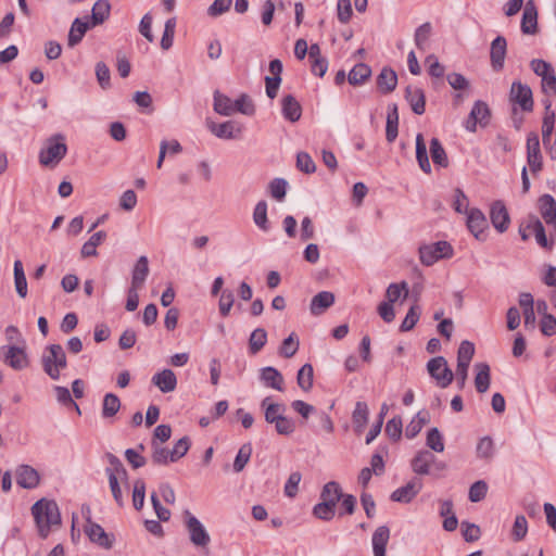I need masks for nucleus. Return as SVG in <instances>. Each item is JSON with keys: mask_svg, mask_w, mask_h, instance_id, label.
I'll use <instances>...</instances> for the list:
<instances>
[{"mask_svg": "<svg viewBox=\"0 0 556 556\" xmlns=\"http://www.w3.org/2000/svg\"><path fill=\"white\" fill-rule=\"evenodd\" d=\"M405 99L415 114L422 115L425 113L426 96L422 89L407 86L405 89Z\"/></svg>", "mask_w": 556, "mask_h": 556, "instance_id": "19", "label": "nucleus"}, {"mask_svg": "<svg viewBox=\"0 0 556 556\" xmlns=\"http://www.w3.org/2000/svg\"><path fill=\"white\" fill-rule=\"evenodd\" d=\"M208 128L217 138L226 140L240 138L243 130V126L236 121H226L220 124L213 123Z\"/></svg>", "mask_w": 556, "mask_h": 556, "instance_id": "15", "label": "nucleus"}, {"mask_svg": "<svg viewBox=\"0 0 556 556\" xmlns=\"http://www.w3.org/2000/svg\"><path fill=\"white\" fill-rule=\"evenodd\" d=\"M111 13V4L109 0H98L92 7L90 23L91 26H98L103 24Z\"/></svg>", "mask_w": 556, "mask_h": 556, "instance_id": "30", "label": "nucleus"}, {"mask_svg": "<svg viewBox=\"0 0 556 556\" xmlns=\"http://www.w3.org/2000/svg\"><path fill=\"white\" fill-rule=\"evenodd\" d=\"M490 219L493 227L500 232H505L510 224L508 211L502 201H495L491 205Z\"/></svg>", "mask_w": 556, "mask_h": 556, "instance_id": "17", "label": "nucleus"}, {"mask_svg": "<svg viewBox=\"0 0 556 556\" xmlns=\"http://www.w3.org/2000/svg\"><path fill=\"white\" fill-rule=\"evenodd\" d=\"M427 370L435 379L438 386L443 389L448 387L454 379V374L443 356L431 358L427 364Z\"/></svg>", "mask_w": 556, "mask_h": 556, "instance_id": "7", "label": "nucleus"}, {"mask_svg": "<svg viewBox=\"0 0 556 556\" xmlns=\"http://www.w3.org/2000/svg\"><path fill=\"white\" fill-rule=\"evenodd\" d=\"M509 100L514 104H518L525 112H532L533 110L532 90L527 84L519 80L511 84Z\"/></svg>", "mask_w": 556, "mask_h": 556, "instance_id": "8", "label": "nucleus"}, {"mask_svg": "<svg viewBox=\"0 0 556 556\" xmlns=\"http://www.w3.org/2000/svg\"><path fill=\"white\" fill-rule=\"evenodd\" d=\"M296 167L305 174H312L316 170V166H315L313 159L306 152L298 153Z\"/></svg>", "mask_w": 556, "mask_h": 556, "instance_id": "63", "label": "nucleus"}, {"mask_svg": "<svg viewBox=\"0 0 556 556\" xmlns=\"http://www.w3.org/2000/svg\"><path fill=\"white\" fill-rule=\"evenodd\" d=\"M67 153L65 138L61 134L52 136L48 140V146L41 149L39 153V162L43 166L58 164Z\"/></svg>", "mask_w": 556, "mask_h": 556, "instance_id": "3", "label": "nucleus"}, {"mask_svg": "<svg viewBox=\"0 0 556 556\" xmlns=\"http://www.w3.org/2000/svg\"><path fill=\"white\" fill-rule=\"evenodd\" d=\"M96 76L100 87L104 90L111 88V72L104 62L96 64Z\"/></svg>", "mask_w": 556, "mask_h": 556, "instance_id": "58", "label": "nucleus"}, {"mask_svg": "<svg viewBox=\"0 0 556 556\" xmlns=\"http://www.w3.org/2000/svg\"><path fill=\"white\" fill-rule=\"evenodd\" d=\"M3 362L14 370H23L29 364L28 356L24 348L16 345L2 346Z\"/></svg>", "mask_w": 556, "mask_h": 556, "instance_id": "10", "label": "nucleus"}, {"mask_svg": "<svg viewBox=\"0 0 556 556\" xmlns=\"http://www.w3.org/2000/svg\"><path fill=\"white\" fill-rule=\"evenodd\" d=\"M314 369L308 363L304 364L298 371L296 381L303 391H309L313 387Z\"/></svg>", "mask_w": 556, "mask_h": 556, "instance_id": "44", "label": "nucleus"}, {"mask_svg": "<svg viewBox=\"0 0 556 556\" xmlns=\"http://www.w3.org/2000/svg\"><path fill=\"white\" fill-rule=\"evenodd\" d=\"M541 86L542 92L545 94V98L552 99L553 97H556L555 71L541 79Z\"/></svg>", "mask_w": 556, "mask_h": 556, "instance_id": "64", "label": "nucleus"}, {"mask_svg": "<svg viewBox=\"0 0 556 556\" xmlns=\"http://www.w3.org/2000/svg\"><path fill=\"white\" fill-rule=\"evenodd\" d=\"M85 533L88 535L89 540L101 547L106 549L113 546L114 538L104 531V529L93 522L90 517L86 520Z\"/></svg>", "mask_w": 556, "mask_h": 556, "instance_id": "12", "label": "nucleus"}, {"mask_svg": "<svg viewBox=\"0 0 556 556\" xmlns=\"http://www.w3.org/2000/svg\"><path fill=\"white\" fill-rule=\"evenodd\" d=\"M282 115L291 123L298 122L302 115V108L296 99L291 96H285L281 101Z\"/></svg>", "mask_w": 556, "mask_h": 556, "instance_id": "26", "label": "nucleus"}, {"mask_svg": "<svg viewBox=\"0 0 556 556\" xmlns=\"http://www.w3.org/2000/svg\"><path fill=\"white\" fill-rule=\"evenodd\" d=\"M260 380L266 387L277 391H283V377L275 367L267 366L260 370Z\"/></svg>", "mask_w": 556, "mask_h": 556, "instance_id": "20", "label": "nucleus"}, {"mask_svg": "<svg viewBox=\"0 0 556 556\" xmlns=\"http://www.w3.org/2000/svg\"><path fill=\"white\" fill-rule=\"evenodd\" d=\"M151 448H152L151 458H152L153 464L166 466L169 463H173L172 456H170V450L162 446L161 443L155 442V440H152Z\"/></svg>", "mask_w": 556, "mask_h": 556, "instance_id": "39", "label": "nucleus"}, {"mask_svg": "<svg viewBox=\"0 0 556 556\" xmlns=\"http://www.w3.org/2000/svg\"><path fill=\"white\" fill-rule=\"evenodd\" d=\"M527 161L532 174L535 175L542 169L540 139L535 132H531L527 138Z\"/></svg>", "mask_w": 556, "mask_h": 556, "instance_id": "11", "label": "nucleus"}, {"mask_svg": "<svg viewBox=\"0 0 556 556\" xmlns=\"http://www.w3.org/2000/svg\"><path fill=\"white\" fill-rule=\"evenodd\" d=\"M416 159L420 169L426 173H431V165L428 157L427 146L421 134L416 136Z\"/></svg>", "mask_w": 556, "mask_h": 556, "instance_id": "33", "label": "nucleus"}, {"mask_svg": "<svg viewBox=\"0 0 556 556\" xmlns=\"http://www.w3.org/2000/svg\"><path fill=\"white\" fill-rule=\"evenodd\" d=\"M149 275V261L148 257L142 255L140 256L132 269L131 274V287L142 288L144 281Z\"/></svg>", "mask_w": 556, "mask_h": 556, "instance_id": "27", "label": "nucleus"}, {"mask_svg": "<svg viewBox=\"0 0 556 556\" xmlns=\"http://www.w3.org/2000/svg\"><path fill=\"white\" fill-rule=\"evenodd\" d=\"M152 382L163 393H169L177 387V378L172 369H163L152 377Z\"/></svg>", "mask_w": 556, "mask_h": 556, "instance_id": "21", "label": "nucleus"}, {"mask_svg": "<svg viewBox=\"0 0 556 556\" xmlns=\"http://www.w3.org/2000/svg\"><path fill=\"white\" fill-rule=\"evenodd\" d=\"M252 455V444L244 443L238 451V454L233 462V471L241 472L245 465L249 463Z\"/></svg>", "mask_w": 556, "mask_h": 556, "instance_id": "47", "label": "nucleus"}, {"mask_svg": "<svg viewBox=\"0 0 556 556\" xmlns=\"http://www.w3.org/2000/svg\"><path fill=\"white\" fill-rule=\"evenodd\" d=\"M527 228H532L536 242L540 247L548 250L552 249L553 242L547 240L544 226L539 218L533 217L532 222L527 226Z\"/></svg>", "mask_w": 556, "mask_h": 556, "instance_id": "45", "label": "nucleus"}, {"mask_svg": "<svg viewBox=\"0 0 556 556\" xmlns=\"http://www.w3.org/2000/svg\"><path fill=\"white\" fill-rule=\"evenodd\" d=\"M146 497V482L142 479H137L134 482L132 490V505L136 510H140L143 507Z\"/></svg>", "mask_w": 556, "mask_h": 556, "instance_id": "53", "label": "nucleus"}, {"mask_svg": "<svg viewBox=\"0 0 556 556\" xmlns=\"http://www.w3.org/2000/svg\"><path fill=\"white\" fill-rule=\"evenodd\" d=\"M214 110L220 115L230 116L233 114V101L216 90L214 92Z\"/></svg>", "mask_w": 556, "mask_h": 556, "instance_id": "37", "label": "nucleus"}, {"mask_svg": "<svg viewBox=\"0 0 556 556\" xmlns=\"http://www.w3.org/2000/svg\"><path fill=\"white\" fill-rule=\"evenodd\" d=\"M432 26L429 22L421 24L415 30L414 41L420 51H425L428 47V40L431 35Z\"/></svg>", "mask_w": 556, "mask_h": 556, "instance_id": "46", "label": "nucleus"}, {"mask_svg": "<svg viewBox=\"0 0 556 556\" xmlns=\"http://www.w3.org/2000/svg\"><path fill=\"white\" fill-rule=\"evenodd\" d=\"M422 482L420 479L414 478L405 485L396 489L391 493V501L399 503H410L421 491Z\"/></svg>", "mask_w": 556, "mask_h": 556, "instance_id": "14", "label": "nucleus"}, {"mask_svg": "<svg viewBox=\"0 0 556 556\" xmlns=\"http://www.w3.org/2000/svg\"><path fill=\"white\" fill-rule=\"evenodd\" d=\"M467 227L479 241L486 239L485 230L489 228L485 215L479 208H470L467 213Z\"/></svg>", "mask_w": 556, "mask_h": 556, "instance_id": "9", "label": "nucleus"}, {"mask_svg": "<svg viewBox=\"0 0 556 556\" xmlns=\"http://www.w3.org/2000/svg\"><path fill=\"white\" fill-rule=\"evenodd\" d=\"M430 155L435 165L441 167L448 166L446 152L438 138H432L430 141Z\"/></svg>", "mask_w": 556, "mask_h": 556, "instance_id": "38", "label": "nucleus"}, {"mask_svg": "<svg viewBox=\"0 0 556 556\" xmlns=\"http://www.w3.org/2000/svg\"><path fill=\"white\" fill-rule=\"evenodd\" d=\"M287 181L283 178H275L269 182V193L270 195L278 200L282 201L287 193Z\"/></svg>", "mask_w": 556, "mask_h": 556, "instance_id": "60", "label": "nucleus"}, {"mask_svg": "<svg viewBox=\"0 0 556 556\" xmlns=\"http://www.w3.org/2000/svg\"><path fill=\"white\" fill-rule=\"evenodd\" d=\"M426 444L434 452L441 453L444 451L443 437L438 428L434 427L428 431Z\"/></svg>", "mask_w": 556, "mask_h": 556, "instance_id": "51", "label": "nucleus"}, {"mask_svg": "<svg viewBox=\"0 0 556 556\" xmlns=\"http://www.w3.org/2000/svg\"><path fill=\"white\" fill-rule=\"evenodd\" d=\"M540 213L546 225L556 220V201L551 194H543L539 199Z\"/></svg>", "mask_w": 556, "mask_h": 556, "instance_id": "31", "label": "nucleus"}, {"mask_svg": "<svg viewBox=\"0 0 556 556\" xmlns=\"http://www.w3.org/2000/svg\"><path fill=\"white\" fill-rule=\"evenodd\" d=\"M121 408V400L114 393H106L102 403V417L112 418Z\"/></svg>", "mask_w": 556, "mask_h": 556, "instance_id": "41", "label": "nucleus"}, {"mask_svg": "<svg viewBox=\"0 0 556 556\" xmlns=\"http://www.w3.org/2000/svg\"><path fill=\"white\" fill-rule=\"evenodd\" d=\"M184 516L190 542L195 547L206 548L211 542V538L204 526L189 510H185Z\"/></svg>", "mask_w": 556, "mask_h": 556, "instance_id": "5", "label": "nucleus"}, {"mask_svg": "<svg viewBox=\"0 0 556 556\" xmlns=\"http://www.w3.org/2000/svg\"><path fill=\"white\" fill-rule=\"evenodd\" d=\"M235 112H240L248 116H252L255 113V106L248 94L242 93L233 101V113Z\"/></svg>", "mask_w": 556, "mask_h": 556, "instance_id": "50", "label": "nucleus"}, {"mask_svg": "<svg viewBox=\"0 0 556 556\" xmlns=\"http://www.w3.org/2000/svg\"><path fill=\"white\" fill-rule=\"evenodd\" d=\"M507 52V40L504 36H497L490 47V63L495 72L504 68L505 58Z\"/></svg>", "mask_w": 556, "mask_h": 556, "instance_id": "13", "label": "nucleus"}, {"mask_svg": "<svg viewBox=\"0 0 556 556\" xmlns=\"http://www.w3.org/2000/svg\"><path fill=\"white\" fill-rule=\"evenodd\" d=\"M397 84L396 73L389 67H383L377 77V86L382 93L392 92Z\"/></svg>", "mask_w": 556, "mask_h": 556, "instance_id": "29", "label": "nucleus"}, {"mask_svg": "<svg viewBox=\"0 0 556 556\" xmlns=\"http://www.w3.org/2000/svg\"><path fill=\"white\" fill-rule=\"evenodd\" d=\"M191 446L190 438L185 435L179 439L170 450L172 462L176 463L182 458Z\"/></svg>", "mask_w": 556, "mask_h": 556, "instance_id": "52", "label": "nucleus"}, {"mask_svg": "<svg viewBox=\"0 0 556 556\" xmlns=\"http://www.w3.org/2000/svg\"><path fill=\"white\" fill-rule=\"evenodd\" d=\"M253 222L263 231L270 229L267 218V202L265 200H261L256 203L253 210Z\"/></svg>", "mask_w": 556, "mask_h": 556, "instance_id": "35", "label": "nucleus"}, {"mask_svg": "<svg viewBox=\"0 0 556 556\" xmlns=\"http://www.w3.org/2000/svg\"><path fill=\"white\" fill-rule=\"evenodd\" d=\"M486 492H488L486 482L483 480H479L471 484V486L469 489L468 496L472 503H478L485 497Z\"/></svg>", "mask_w": 556, "mask_h": 556, "instance_id": "61", "label": "nucleus"}, {"mask_svg": "<svg viewBox=\"0 0 556 556\" xmlns=\"http://www.w3.org/2000/svg\"><path fill=\"white\" fill-rule=\"evenodd\" d=\"M16 483L27 490H31L38 486L40 482L39 472L29 465H20L15 470Z\"/></svg>", "mask_w": 556, "mask_h": 556, "instance_id": "16", "label": "nucleus"}, {"mask_svg": "<svg viewBox=\"0 0 556 556\" xmlns=\"http://www.w3.org/2000/svg\"><path fill=\"white\" fill-rule=\"evenodd\" d=\"M521 31L526 35H534L538 31V10L533 0H529L523 9Z\"/></svg>", "mask_w": 556, "mask_h": 556, "instance_id": "18", "label": "nucleus"}, {"mask_svg": "<svg viewBox=\"0 0 556 556\" xmlns=\"http://www.w3.org/2000/svg\"><path fill=\"white\" fill-rule=\"evenodd\" d=\"M390 539V529L387 526L378 527L372 534V549L375 556H386V547Z\"/></svg>", "mask_w": 556, "mask_h": 556, "instance_id": "28", "label": "nucleus"}, {"mask_svg": "<svg viewBox=\"0 0 556 556\" xmlns=\"http://www.w3.org/2000/svg\"><path fill=\"white\" fill-rule=\"evenodd\" d=\"M420 317V307L418 305H413L408 309L404 320L400 326V330L405 332L412 330Z\"/></svg>", "mask_w": 556, "mask_h": 556, "instance_id": "59", "label": "nucleus"}, {"mask_svg": "<svg viewBox=\"0 0 556 556\" xmlns=\"http://www.w3.org/2000/svg\"><path fill=\"white\" fill-rule=\"evenodd\" d=\"M14 282L17 294L25 298L27 295V280L20 260L14 262Z\"/></svg>", "mask_w": 556, "mask_h": 556, "instance_id": "42", "label": "nucleus"}, {"mask_svg": "<svg viewBox=\"0 0 556 556\" xmlns=\"http://www.w3.org/2000/svg\"><path fill=\"white\" fill-rule=\"evenodd\" d=\"M267 342V332L264 328H256L252 331L249 339V349L251 354H257Z\"/></svg>", "mask_w": 556, "mask_h": 556, "instance_id": "43", "label": "nucleus"}, {"mask_svg": "<svg viewBox=\"0 0 556 556\" xmlns=\"http://www.w3.org/2000/svg\"><path fill=\"white\" fill-rule=\"evenodd\" d=\"M41 365L43 371L52 380H59L61 370L67 366L66 354L62 345L50 344L46 346L41 356Z\"/></svg>", "mask_w": 556, "mask_h": 556, "instance_id": "2", "label": "nucleus"}, {"mask_svg": "<svg viewBox=\"0 0 556 556\" xmlns=\"http://www.w3.org/2000/svg\"><path fill=\"white\" fill-rule=\"evenodd\" d=\"M491 119V110L486 102L482 100H477L471 111L465 121V128L470 132H475L477 130V126L484 128L490 124Z\"/></svg>", "mask_w": 556, "mask_h": 556, "instance_id": "6", "label": "nucleus"}, {"mask_svg": "<svg viewBox=\"0 0 556 556\" xmlns=\"http://www.w3.org/2000/svg\"><path fill=\"white\" fill-rule=\"evenodd\" d=\"M91 23L76 17L68 31L67 45L71 48L77 46L84 38L88 29L92 28Z\"/></svg>", "mask_w": 556, "mask_h": 556, "instance_id": "23", "label": "nucleus"}, {"mask_svg": "<svg viewBox=\"0 0 556 556\" xmlns=\"http://www.w3.org/2000/svg\"><path fill=\"white\" fill-rule=\"evenodd\" d=\"M106 238V233L103 230H100L93 233L88 241H86L81 247V256L89 257L96 256L98 254L97 247Z\"/></svg>", "mask_w": 556, "mask_h": 556, "instance_id": "40", "label": "nucleus"}, {"mask_svg": "<svg viewBox=\"0 0 556 556\" xmlns=\"http://www.w3.org/2000/svg\"><path fill=\"white\" fill-rule=\"evenodd\" d=\"M299 340L295 334L292 332L288 338H286L281 346L279 349V354L286 358L292 357L299 350Z\"/></svg>", "mask_w": 556, "mask_h": 556, "instance_id": "54", "label": "nucleus"}, {"mask_svg": "<svg viewBox=\"0 0 556 556\" xmlns=\"http://www.w3.org/2000/svg\"><path fill=\"white\" fill-rule=\"evenodd\" d=\"M334 303V294L330 291H320L313 296L309 305L311 314L314 316L321 315L327 308Z\"/></svg>", "mask_w": 556, "mask_h": 556, "instance_id": "22", "label": "nucleus"}, {"mask_svg": "<svg viewBox=\"0 0 556 556\" xmlns=\"http://www.w3.org/2000/svg\"><path fill=\"white\" fill-rule=\"evenodd\" d=\"M261 407L268 424H275L286 413V405L282 403H271L270 396L265 397L261 402Z\"/></svg>", "mask_w": 556, "mask_h": 556, "instance_id": "25", "label": "nucleus"}, {"mask_svg": "<svg viewBox=\"0 0 556 556\" xmlns=\"http://www.w3.org/2000/svg\"><path fill=\"white\" fill-rule=\"evenodd\" d=\"M342 497V490L338 482L330 481L326 483L321 490L320 493V500L324 502H327L329 504H334L337 506V503Z\"/></svg>", "mask_w": 556, "mask_h": 556, "instance_id": "36", "label": "nucleus"}, {"mask_svg": "<svg viewBox=\"0 0 556 556\" xmlns=\"http://www.w3.org/2000/svg\"><path fill=\"white\" fill-rule=\"evenodd\" d=\"M176 28V18L172 17L165 22L164 33L161 39L163 50H168L173 46Z\"/></svg>", "mask_w": 556, "mask_h": 556, "instance_id": "55", "label": "nucleus"}, {"mask_svg": "<svg viewBox=\"0 0 556 556\" xmlns=\"http://www.w3.org/2000/svg\"><path fill=\"white\" fill-rule=\"evenodd\" d=\"M370 75L371 68L365 63H358L350 71L348 80L351 85L357 86L365 83Z\"/></svg>", "mask_w": 556, "mask_h": 556, "instance_id": "34", "label": "nucleus"}, {"mask_svg": "<svg viewBox=\"0 0 556 556\" xmlns=\"http://www.w3.org/2000/svg\"><path fill=\"white\" fill-rule=\"evenodd\" d=\"M369 418V408L365 402H356L354 410L352 413V422L354 431L361 434L367 426Z\"/></svg>", "mask_w": 556, "mask_h": 556, "instance_id": "24", "label": "nucleus"}, {"mask_svg": "<svg viewBox=\"0 0 556 556\" xmlns=\"http://www.w3.org/2000/svg\"><path fill=\"white\" fill-rule=\"evenodd\" d=\"M39 536L46 539L53 526L61 525V514L54 501L41 498L31 506Z\"/></svg>", "mask_w": 556, "mask_h": 556, "instance_id": "1", "label": "nucleus"}, {"mask_svg": "<svg viewBox=\"0 0 556 556\" xmlns=\"http://www.w3.org/2000/svg\"><path fill=\"white\" fill-rule=\"evenodd\" d=\"M453 254V247L447 241H438L419 247V258L425 266H431L442 258H451Z\"/></svg>", "mask_w": 556, "mask_h": 556, "instance_id": "4", "label": "nucleus"}, {"mask_svg": "<svg viewBox=\"0 0 556 556\" xmlns=\"http://www.w3.org/2000/svg\"><path fill=\"white\" fill-rule=\"evenodd\" d=\"M336 505L321 501L313 508V515L321 520L329 521L334 517Z\"/></svg>", "mask_w": 556, "mask_h": 556, "instance_id": "48", "label": "nucleus"}, {"mask_svg": "<svg viewBox=\"0 0 556 556\" xmlns=\"http://www.w3.org/2000/svg\"><path fill=\"white\" fill-rule=\"evenodd\" d=\"M475 355V344L468 340L460 342L457 351V364L470 365Z\"/></svg>", "mask_w": 556, "mask_h": 556, "instance_id": "49", "label": "nucleus"}, {"mask_svg": "<svg viewBox=\"0 0 556 556\" xmlns=\"http://www.w3.org/2000/svg\"><path fill=\"white\" fill-rule=\"evenodd\" d=\"M402 418L394 416L387 422L384 432L391 440L399 441L402 437Z\"/></svg>", "mask_w": 556, "mask_h": 556, "instance_id": "57", "label": "nucleus"}, {"mask_svg": "<svg viewBox=\"0 0 556 556\" xmlns=\"http://www.w3.org/2000/svg\"><path fill=\"white\" fill-rule=\"evenodd\" d=\"M425 450L419 451L412 459V469L417 475H430L431 470L427 462Z\"/></svg>", "mask_w": 556, "mask_h": 556, "instance_id": "56", "label": "nucleus"}, {"mask_svg": "<svg viewBox=\"0 0 556 556\" xmlns=\"http://www.w3.org/2000/svg\"><path fill=\"white\" fill-rule=\"evenodd\" d=\"M475 368L477 370V375L475 377L476 389L479 393H484L490 388V366L486 363H477Z\"/></svg>", "mask_w": 556, "mask_h": 556, "instance_id": "32", "label": "nucleus"}, {"mask_svg": "<svg viewBox=\"0 0 556 556\" xmlns=\"http://www.w3.org/2000/svg\"><path fill=\"white\" fill-rule=\"evenodd\" d=\"M235 295L231 290L225 289L222 291L218 307L222 316L226 317L233 305Z\"/></svg>", "mask_w": 556, "mask_h": 556, "instance_id": "62", "label": "nucleus"}]
</instances>
